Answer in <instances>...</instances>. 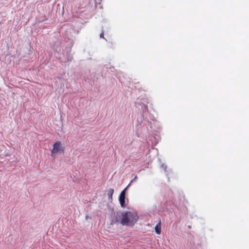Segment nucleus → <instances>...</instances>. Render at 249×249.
<instances>
[{"label":"nucleus","mask_w":249,"mask_h":249,"mask_svg":"<svg viewBox=\"0 0 249 249\" xmlns=\"http://www.w3.org/2000/svg\"><path fill=\"white\" fill-rule=\"evenodd\" d=\"M138 216L135 212L126 211L121 213L120 223L122 225L133 226L137 221Z\"/></svg>","instance_id":"1"},{"label":"nucleus","mask_w":249,"mask_h":249,"mask_svg":"<svg viewBox=\"0 0 249 249\" xmlns=\"http://www.w3.org/2000/svg\"><path fill=\"white\" fill-rule=\"evenodd\" d=\"M59 151H64V149L62 148L61 146V142L59 141H57L55 142L53 145V148L51 151V156L52 157H55L56 154Z\"/></svg>","instance_id":"2"},{"label":"nucleus","mask_w":249,"mask_h":249,"mask_svg":"<svg viewBox=\"0 0 249 249\" xmlns=\"http://www.w3.org/2000/svg\"><path fill=\"white\" fill-rule=\"evenodd\" d=\"M111 224L113 225L120 223L121 220V213H113L111 214Z\"/></svg>","instance_id":"3"},{"label":"nucleus","mask_w":249,"mask_h":249,"mask_svg":"<svg viewBox=\"0 0 249 249\" xmlns=\"http://www.w3.org/2000/svg\"><path fill=\"white\" fill-rule=\"evenodd\" d=\"M125 190L126 188L123 190L120 194L119 200L122 207L124 208L125 206Z\"/></svg>","instance_id":"4"},{"label":"nucleus","mask_w":249,"mask_h":249,"mask_svg":"<svg viewBox=\"0 0 249 249\" xmlns=\"http://www.w3.org/2000/svg\"><path fill=\"white\" fill-rule=\"evenodd\" d=\"M155 231L156 233L159 234L161 232V225L160 222V221L155 227Z\"/></svg>","instance_id":"5"},{"label":"nucleus","mask_w":249,"mask_h":249,"mask_svg":"<svg viewBox=\"0 0 249 249\" xmlns=\"http://www.w3.org/2000/svg\"><path fill=\"white\" fill-rule=\"evenodd\" d=\"M114 193V189L109 188L107 191V196L109 200H112V196Z\"/></svg>","instance_id":"6"},{"label":"nucleus","mask_w":249,"mask_h":249,"mask_svg":"<svg viewBox=\"0 0 249 249\" xmlns=\"http://www.w3.org/2000/svg\"><path fill=\"white\" fill-rule=\"evenodd\" d=\"M104 32H102L101 34H100V37H102V38H104Z\"/></svg>","instance_id":"7"}]
</instances>
